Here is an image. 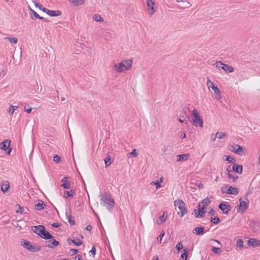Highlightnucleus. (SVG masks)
Returning a JSON list of instances; mask_svg holds the SVG:
<instances>
[{
	"mask_svg": "<svg viewBox=\"0 0 260 260\" xmlns=\"http://www.w3.org/2000/svg\"><path fill=\"white\" fill-rule=\"evenodd\" d=\"M132 59H125L115 64L113 67V69L117 73H121L129 70L132 68Z\"/></svg>",
	"mask_w": 260,
	"mask_h": 260,
	"instance_id": "1",
	"label": "nucleus"
},
{
	"mask_svg": "<svg viewBox=\"0 0 260 260\" xmlns=\"http://www.w3.org/2000/svg\"><path fill=\"white\" fill-rule=\"evenodd\" d=\"M100 198L101 204L105 206L109 211H112L115 205V202L111 195L108 193H104L100 195Z\"/></svg>",
	"mask_w": 260,
	"mask_h": 260,
	"instance_id": "2",
	"label": "nucleus"
},
{
	"mask_svg": "<svg viewBox=\"0 0 260 260\" xmlns=\"http://www.w3.org/2000/svg\"><path fill=\"white\" fill-rule=\"evenodd\" d=\"M33 228L34 232L39 235L41 238L44 239H50L53 238V236L45 230L43 225H39L34 226Z\"/></svg>",
	"mask_w": 260,
	"mask_h": 260,
	"instance_id": "3",
	"label": "nucleus"
},
{
	"mask_svg": "<svg viewBox=\"0 0 260 260\" xmlns=\"http://www.w3.org/2000/svg\"><path fill=\"white\" fill-rule=\"evenodd\" d=\"M21 245L31 252H38L41 249L39 246L36 244L32 245L29 241L24 239L21 241Z\"/></svg>",
	"mask_w": 260,
	"mask_h": 260,
	"instance_id": "4",
	"label": "nucleus"
},
{
	"mask_svg": "<svg viewBox=\"0 0 260 260\" xmlns=\"http://www.w3.org/2000/svg\"><path fill=\"white\" fill-rule=\"evenodd\" d=\"M174 206L176 207V209H178V214L180 215L181 217L183 216L187 213L185 203L181 200H175L174 201Z\"/></svg>",
	"mask_w": 260,
	"mask_h": 260,
	"instance_id": "5",
	"label": "nucleus"
},
{
	"mask_svg": "<svg viewBox=\"0 0 260 260\" xmlns=\"http://www.w3.org/2000/svg\"><path fill=\"white\" fill-rule=\"evenodd\" d=\"M221 191L229 194L237 195L239 193V189L237 187L226 185L221 188Z\"/></svg>",
	"mask_w": 260,
	"mask_h": 260,
	"instance_id": "6",
	"label": "nucleus"
},
{
	"mask_svg": "<svg viewBox=\"0 0 260 260\" xmlns=\"http://www.w3.org/2000/svg\"><path fill=\"white\" fill-rule=\"evenodd\" d=\"M192 114L193 118H192V121L194 124H198L201 127L203 126V120L201 118L199 113L196 109L192 110Z\"/></svg>",
	"mask_w": 260,
	"mask_h": 260,
	"instance_id": "7",
	"label": "nucleus"
},
{
	"mask_svg": "<svg viewBox=\"0 0 260 260\" xmlns=\"http://www.w3.org/2000/svg\"><path fill=\"white\" fill-rule=\"evenodd\" d=\"M215 66L216 68H221L225 72L228 73H232L234 71L233 67L229 66L228 64H224L220 61H216L215 63Z\"/></svg>",
	"mask_w": 260,
	"mask_h": 260,
	"instance_id": "8",
	"label": "nucleus"
},
{
	"mask_svg": "<svg viewBox=\"0 0 260 260\" xmlns=\"http://www.w3.org/2000/svg\"><path fill=\"white\" fill-rule=\"evenodd\" d=\"M211 201L210 199L206 198L202 201L201 204H199V207L200 208V213L201 212L202 214H205V209L211 203ZM199 214H200V212H199Z\"/></svg>",
	"mask_w": 260,
	"mask_h": 260,
	"instance_id": "9",
	"label": "nucleus"
},
{
	"mask_svg": "<svg viewBox=\"0 0 260 260\" xmlns=\"http://www.w3.org/2000/svg\"><path fill=\"white\" fill-rule=\"evenodd\" d=\"M229 150L239 155H242L244 152L242 147L239 145H230L229 146Z\"/></svg>",
	"mask_w": 260,
	"mask_h": 260,
	"instance_id": "10",
	"label": "nucleus"
},
{
	"mask_svg": "<svg viewBox=\"0 0 260 260\" xmlns=\"http://www.w3.org/2000/svg\"><path fill=\"white\" fill-rule=\"evenodd\" d=\"M147 6L149 14L152 15L156 11L155 2L153 0H146Z\"/></svg>",
	"mask_w": 260,
	"mask_h": 260,
	"instance_id": "11",
	"label": "nucleus"
},
{
	"mask_svg": "<svg viewBox=\"0 0 260 260\" xmlns=\"http://www.w3.org/2000/svg\"><path fill=\"white\" fill-rule=\"evenodd\" d=\"M41 10L45 12L49 16H59L62 14L61 12L59 10H50L44 7L42 8Z\"/></svg>",
	"mask_w": 260,
	"mask_h": 260,
	"instance_id": "12",
	"label": "nucleus"
},
{
	"mask_svg": "<svg viewBox=\"0 0 260 260\" xmlns=\"http://www.w3.org/2000/svg\"><path fill=\"white\" fill-rule=\"evenodd\" d=\"M218 207L222 211V213L225 214H228L231 209L229 205L225 203L220 204Z\"/></svg>",
	"mask_w": 260,
	"mask_h": 260,
	"instance_id": "13",
	"label": "nucleus"
},
{
	"mask_svg": "<svg viewBox=\"0 0 260 260\" xmlns=\"http://www.w3.org/2000/svg\"><path fill=\"white\" fill-rule=\"evenodd\" d=\"M247 244L249 246L258 247L260 246V240L254 238L250 239L248 241Z\"/></svg>",
	"mask_w": 260,
	"mask_h": 260,
	"instance_id": "14",
	"label": "nucleus"
},
{
	"mask_svg": "<svg viewBox=\"0 0 260 260\" xmlns=\"http://www.w3.org/2000/svg\"><path fill=\"white\" fill-rule=\"evenodd\" d=\"M239 210L244 212L248 207V204L245 201L240 200L239 205H238Z\"/></svg>",
	"mask_w": 260,
	"mask_h": 260,
	"instance_id": "15",
	"label": "nucleus"
},
{
	"mask_svg": "<svg viewBox=\"0 0 260 260\" xmlns=\"http://www.w3.org/2000/svg\"><path fill=\"white\" fill-rule=\"evenodd\" d=\"M233 170L239 174H241L243 171V167L242 165L234 164L233 166Z\"/></svg>",
	"mask_w": 260,
	"mask_h": 260,
	"instance_id": "16",
	"label": "nucleus"
},
{
	"mask_svg": "<svg viewBox=\"0 0 260 260\" xmlns=\"http://www.w3.org/2000/svg\"><path fill=\"white\" fill-rule=\"evenodd\" d=\"M10 188L9 183L8 181H4L2 182L1 185V190L2 191L5 193L7 192L8 189Z\"/></svg>",
	"mask_w": 260,
	"mask_h": 260,
	"instance_id": "17",
	"label": "nucleus"
},
{
	"mask_svg": "<svg viewBox=\"0 0 260 260\" xmlns=\"http://www.w3.org/2000/svg\"><path fill=\"white\" fill-rule=\"evenodd\" d=\"M189 157L190 154L188 153L177 155V161H183L187 160L189 159Z\"/></svg>",
	"mask_w": 260,
	"mask_h": 260,
	"instance_id": "18",
	"label": "nucleus"
},
{
	"mask_svg": "<svg viewBox=\"0 0 260 260\" xmlns=\"http://www.w3.org/2000/svg\"><path fill=\"white\" fill-rule=\"evenodd\" d=\"M226 171L228 173V175L229 178L231 180H232L233 182L236 181V180L238 179V177L237 175H235L233 173V172H232L231 170L229 169V168L226 169Z\"/></svg>",
	"mask_w": 260,
	"mask_h": 260,
	"instance_id": "19",
	"label": "nucleus"
},
{
	"mask_svg": "<svg viewBox=\"0 0 260 260\" xmlns=\"http://www.w3.org/2000/svg\"><path fill=\"white\" fill-rule=\"evenodd\" d=\"M66 217L71 225H74L75 224V221L73 219V217L71 215L70 212H66Z\"/></svg>",
	"mask_w": 260,
	"mask_h": 260,
	"instance_id": "20",
	"label": "nucleus"
},
{
	"mask_svg": "<svg viewBox=\"0 0 260 260\" xmlns=\"http://www.w3.org/2000/svg\"><path fill=\"white\" fill-rule=\"evenodd\" d=\"M10 141L8 140H6L1 143L0 144V148L3 150H6L10 146Z\"/></svg>",
	"mask_w": 260,
	"mask_h": 260,
	"instance_id": "21",
	"label": "nucleus"
},
{
	"mask_svg": "<svg viewBox=\"0 0 260 260\" xmlns=\"http://www.w3.org/2000/svg\"><path fill=\"white\" fill-rule=\"evenodd\" d=\"M166 212H164L163 215L159 217V219L157 221V224L160 225L166 221L167 217V216L166 215Z\"/></svg>",
	"mask_w": 260,
	"mask_h": 260,
	"instance_id": "22",
	"label": "nucleus"
},
{
	"mask_svg": "<svg viewBox=\"0 0 260 260\" xmlns=\"http://www.w3.org/2000/svg\"><path fill=\"white\" fill-rule=\"evenodd\" d=\"M18 108V106H17L11 105L7 110L9 114L10 115L12 116L14 112L16 110H17Z\"/></svg>",
	"mask_w": 260,
	"mask_h": 260,
	"instance_id": "23",
	"label": "nucleus"
},
{
	"mask_svg": "<svg viewBox=\"0 0 260 260\" xmlns=\"http://www.w3.org/2000/svg\"><path fill=\"white\" fill-rule=\"evenodd\" d=\"M205 228L204 227H197L193 231L196 235H202L204 233Z\"/></svg>",
	"mask_w": 260,
	"mask_h": 260,
	"instance_id": "24",
	"label": "nucleus"
},
{
	"mask_svg": "<svg viewBox=\"0 0 260 260\" xmlns=\"http://www.w3.org/2000/svg\"><path fill=\"white\" fill-rule=\"evenodd\" d=\"M226 136V134L224 132H217L215 134V138L213 139V141L216 140V138L222 139L224 138Z\"/></svg>",
	"mask_w": 260,
	"mask_h": 260,
	"instance_id": "25",
	"label": "nucleus"
},
{
	"mask_svg": "<svg viewBox=\"0 0 260 260\" xmlns=\"http://www.w3.org/2000/svg\"><path fill=\"white\" fill-rule=\"evenodd\" d=\"M5 40H8L12 44H16L18 42V39L15 37H5L4 38Z\"/></svg>",
	"mask_w": 260,
	"mask_h": 260,
	"instance_id": "26",
	"label": "nucleus"
},
{
	"mask_svg": "<svg viewBox=\"0 0 260 260\" xmlns=\"http://www.w3.org/2000/svg\"><path fill=\"white\" fill-rule=\"evenodd\" d=\"M76 193V191L75 190L71 189L70 191H64V197L65 198H68V197H71L74 194Z\"/></svg>",
	"mask_w": 260,
	"mask_h": 260,
	"instance_id": "27",
	"label": "nucleus"
},
{
	"mask_svg": "<svg viewBox=\"0 0 260 260\" xmlns=\"http://www.w3.org/2000/svg\"><path fill=\"white\" fill-rule=\"evenodd\" d=\"M162 178H161L159 179V180H157V181L152 182L151 183V185H154L156 186V188H158L161 187V183L162 182Z\"/></svg>",
	"mask_w": 260,
	"mask_h": 260,
	"instance_id": "28",
	"label": "nucleus"
},
{
	"mask_svg": "<svg viewBox=\"0 0 260 260\" xmlns=\"http://www.w3.org/2000/svg\"><path fill=\"white\" fill-rule=\"evenodd\" d=\"M252 227L254 231L257 232L259 231V230L260 229V222L258 221H255L253 223Z\"/></svg>",
	"mask_w": 260,
	"mask_h": 260,
	"instance_id": "29",
	"label": "nucleus"
},
{
	"mask_svg": "<svg viewBox=\"0 0 260 260\" xmlns=\"http://www.w3.org/2000/svg\"><path fill=\"white\" fill-rule=\"evenodd\" d=\"M188 251L187 249H184L183 250V253L181 255V258L183 260H186L187 256H188Z\"/></svg>",
	"mask_w": 260,
	"mask_h": 260,
	"instance_id": "30",
	"label": "nucleus"
},
{
	"mask_svg": "<svg viewBox=\"0 0 260 260\" xmlns=\"http://www.w3.org/2000/svg\"><path fill=\"white\" fill-rule=\"evenodd\" d=\"M236 246L240 248H242L244 247V242L243 240L241 239H239L236 241Z\"/></svg>",
	"mask_w": 260,
	"mask_h": 260,
	"instance_id": "31",
	"label": "nucleus"
},
{
	"mask_svg": "<svg viewBox=\"0 0 260 260\" xmlns=\"http://www.w3.org/2000/svg\"><path fill=\"white\" fill-rule=\"evenodd\" d=\"M178 3H186V5H181L180 6L183 8H188L190 6V3L187 0H176Z\"/></svg>",
	"mask_w": 260,
	"mask_h": 260,
	"instance_id": "32",
	"label": "nucleus"
},
{
	"mask_svg": "<svg viewBox=\"0 0 260 260\" xmlns=\"http://www.w3.org/2000/svg\"><path fill=\"white\" fill-rule=\"evenodd\" d=\"M138 155V153L137 152V149H134L133 151L127 154V156L129 157V156H132L133 157H136Z\"/></svg>",
	"mask_w": 260,
	"mask_h": 260,
	"instance_id": "33",
	"label": "nucleus"
},
{
	"mask_svg": "<svg viewBox=\"0 0 260 260\" xmlns=\"http://www.w3.org/2000/svg\"><path fill=\"white\" fill-rule=\"evenodd\" d=\"M44 204L42 202L36 205V209L37 210H41L44 208Z\"/></svg>",
	"mask_w": 260,
	"mask_h": 260,
	"instance_id": "34",
	"label": "nucleus"
},
{
	"mask_svg": "<svg viewBox=\"0 0 260 260\" xmlns=\"http://www.w3.org/2000/svg\"><path fill=\"white\" fill-rule=\"evenodd\" d=\"M70 240L77 246H79L82 244V242L79 239L76 240L70 239Z\"/></svg>",
	"mask_w": 260,
	"mask_h": 260,
	"instance_id": "35",
	"label": "nucleus"
},
{
	"mask_svg": "<svg viewBox=\"0 0 260 260\" xmlns=\"http://www.w3.org/2000/svg\"><path fill=\"white\" fill-rule=\"evenodd\" d=\"M200 212V208L199 207V210H195L194 211V215L196 217H203L205 216V214H201V212L200 213V214H199V212Z\"/></svg>",
	"mask_w": 260,
	"mask_h": 260,
	"instance_id": "36",
	"label": "nucleus"
},
{
	"mask_svg": "<svg viewBox=\"0 0 260 260\" xmlns=\"http://www.w3.org/2000/svg\"><path fill=\"white\" fill-rule=\"evenodd\" d=\"M105 164L106 167L109 166L111 165V157L110 156L106 157V158L105 159Z\"/></svg>",
	"mask_w": 260,
	"mask_h": 260,
	"instance_id": "37",
	"label": "nucleus"
},
{
	"mask_svg": "<svg viewBox=\"0 0 260 260\" xmlns=\"http://www.w3.org/2000/svg\"><path fill=\"white\" fill-rule=\"evenodd\" d=\"M212 251L216 254H220L221 253V250L220 248L213 247L212 248Z\"/></svg>",
	"mask_w": 260,
	"mask_h": 260,
	"instance_id": "38",
	"label": "nucleus"
},
{
	"mask_svg": "<svg viewBox=\"0 0 260 260\" xmlns=\"http://www.w3.org/2000/svg\"><path fill=\"white\" fill-rule=\"evenodd\" d=\"M72 3L75 5V6H78L80 5H81L83 3V0H71Z\"/></svg>",
	"mask_w": 260,
	"mask_h": 260,
	"instance_id": "39",
	"label": "nucleus"
},
{
	"mask_svg": "<svg viewBox=\"0 0 260 260\" xmlns=\"http://www.w3.org/2000/svg\"><path fill=\"white\" fill-rule=\"evenodd\" d=\"M32 108L29 105H26L24 107V110L28 113H31Z\"/></svg>",
	"mask_w": 260,
	"mask_h": 260,
	"instance_id": "40",
	"label": "nucleus"
},
{
	"mask_svg": "<svg viewBox=\"0 0 260 260\" xmlns=\"http://www.w3.org/2000/svg\"><path fill=\"white\" fill-rule=\"evenodd\" d=\"M212 89L214 91V92L215 94V95L220 93V90L217 86H212Z\"/></svg>",
	"mask_w": 260,
	"mask_h": 260,
	"instance_id": "41",
	"label": "nucleus"
},
{
	"mask_svg": "<svg viewBox=\"0 0 260 260\" xmlns=\"http://www.w3.org/2000/svg\"><path fill=\"white\" fill-rule=\"evenodd\" d=\"M183 247V244L181 242H179L177 243L176 246V249L177 250V252H179L181 249H182Z\"/></svg>",
	"mask_w": 260,
	"mask_h": 260,
	"instance_id": "42",
	"label": "nucleus"
},
{
	"mask_svg": "<svg viewBox=\"0 0 260 260\" xmlns=\"http://www.w3.org/2000/svg\"><path fill=\"white\" fill-rule=\"evenodd\" d=\"M61 186L64 189H70L71 187L70 183L69 182H65L61 185Z\"/></svg>",
	"mask_w": 260,
	"mask_h": 260,
	"instance_id": "43",
	"label": "nucleus"
},
{
	"mask_svg": "<svg viewBox=\"0 0 260 260\" xmlns=\"http://www.w3.org/2000/svg\"><path fill=\"white\" fill-rule=\"evenodd\" d=\"M165 235V232L162 231L159 237L157 238L158 243H160L162 241V239Z\"/></svg>",
	"mask_w": 260,
	"mask_h": 260,
	"instance_id": "44",
	"label": "nucleus"
},
{
	"mask_svg": "<svg viewBox=\"0 0 260 260\" xmlns=\"http://www.w3.org/2000/svg\"><path fill=\"white\" fill-rule=\"evenodd\" d=\"M52 244L53 246L51 245H48V246L50 248H53V247H56L59 245V242L55 240H53L52 242Z\"/></svg>",
	"mask_w": 260,
	"mask_h": 260,
	"instance_id": "45",
	"label": "nucleus"
},
{
	"mask_svg": "<svg viewBox=\"0 0 260 260\" xmlns=\"http://www.w3.org/2000/svg\"><path fill=\"white\" fill-rule=\"evenodd\" d=\"M211 222L214 224H218L220 222V219L218 217H215L212 218Z\"/></svg>",
	"mask_w": 260,
	"mask_h": 260,
	"instance_id": "46",
	"label": "nucleus"
},
{
	"mask_svg": "<svg viewBox=\"0 0 260 260\" xmlns=\"http://www.w3.org/2000/svg\"><path fill=\"white\" fill-rule=\"evenodd\" d=\"M207 85L208 86L209 89L210 88H212V86H214L213 83L211 81L210 79L208 78H207Z\"/></svg>",
	"mask_w": 260,
	"mask_h": 260,
	"instance_id": "47",
	"label": "nucleus"
},
{
	"mask_svg": "<svg viewBox=\"0 0 260 260\" xmlns=\"http://www.w3.org/2000/svg\"><path fill=\"white\" fill-rule=\"evenodd\" d=\"M53 161L56 162H59L60 161V157L58 155H55L53 157Z\"/></svg>",
	"mask_w": 260,
	"mask_h": 260,
	"instance_id": "48",
	"label": "nucleus"
},
{
	"mask_svg": "<svg viewBox=\"0 0 260 260\" xmlns=\"http://www.w3.org/2000/svg\"><path fill=\"white\" fill-rule=\"evenodd\" d=\"M178 121H179V122H182H182H185V124H187H187H188V121H185V119H184V118H183V117H181V116H180V117H179L178 118Z\"/></svg>",
	"mask_w": 260,
	"mask_h": 260,
	"instance_id": "49",
	"label": "nucleus"
},
{
	"mask_svg": "<svg viewBox=\"0 0 260 260\" xmlns=\"http://www.w3.org/2000/svg\"><path fill=\"white\" fill-rule=\"evenodd\" d=\"M29 10L30 12V15H31L32 14L34 15V16H40V15L37 13H36L35 11H34L33 10L31 9L30 8V7H29Z\"/></svg>",
	"mask_w": 260,
	"mask_h": 260,
	"instance_id": "50",
	"label": "nucleus"
},
{
	"mask_svg": "<svg viewBox=\"0 0 260 260\" xmlns=\"http://www.w3.org/2000/svg\"><path fill=\"white\" fill-rule=\"evenodd\" d=\"M89 253H91L93 256H94L96 253V248L94 246L92 247V249L89 251Z\"/></svg>",
	"mask_w": 260,
	"mask_h": 260,
	"instance_id": "51",
	"label": "nucleus"
},
{
	"mask_svg": "<svg viewBox=\"0 0 260 260\" xmlns=\"http://www.w3.org/2000/svg\"><path fill=\"white\" fill-rule=\"evenodd\" d=\"M226 160L230 162H232L234 160V158L232 156H228Z\"/></svg>",
	"mask_w": 260,
	"mask_h": 260,
	"instance_id": "52",
	"label": "nucleus"
},
{
	"mask_svg": "<svg viewBox=\"0 0 260 260\" xmlns=\"http://www.w3.org/2000/svg\"><path fill=\"white\" fill-rule=\"evenodd\" d=\"M110 33L108 31H105L103 34V37L106 39H107L108 38L110 37Z\"/></svg>",
	"mask_w": 260,
	"mask_h": 260,
	"instance_id": "53",
	"label": "nucleus"
},
{
	"mask_svg": "<svg viewBox=\"0 0 260 260\" xmlns=\"http://www.w3.org/2000/svg\"><path fill=\"white\" fill-rule=\"evenodd\" d=\"M95 18L94 20L98 22H103L104 21L103 17H93V18Z\"/></svg>",
	"mask_w": 260,
	"mask_h": 260,
	"instance_id": "54",
	"label": "nucleus"
},
{
	"mask_svg": "<svg viewBox=\"0 0 260 260\" xmlns=\"http://www.w3.org/2000/svg\"><path fill=\"white\" fill-rule=\"evenodd\" d=\"M34 4H35L36 7H38L40 10L42 9V8L43 7L41 5L38 4L36 1L34 2Z\"/></svg>",
	"mask_w": 260,
	"mask_h": 260,
	"instance_id": "55",
	"label": "nucleus"
},
{
	"mask_svg": "<svg viewBox=\"0 0 260 260\" xmlns=\"http://www.w3.org/2000/svg\"><path fill=\"white\" fill-rule=\"evenodd\" d=\"M78 252V250L77 249H71L70 250V253H71L72 255L76 254Z\"/></svg>",
	"mask_w": 260,
	"mask_h": 260,
	"instance_id": "56",
	"label": "nucleus"
},
{
	"mask_svg": "<svg viewBox=\"0 0 260 260\" xmlns=\"http://www.w3.org/2000/svg\"><path fill=\"white\" fill-rule=\"evenodd\" d=\"M215 96H216V99L218 101H220L222 99L220 93L218 94H216Z\"/></svg>",
	"mask_w": 260,
	"mask_h": 260,
	"instance_id": "57",
	"label": "nucleus"
},
{
	"mask_svg": "<svg viewBox=\"0 0 260 260\" xmlns=\"http://www.w3.org/2000/svg\"><path fill=\"white\" fill-rule=\"evenodd\" d=\"M52 226L54 228H58L60 226V224L59 223L55 222L52 223Z\"/></svg>",
	"mask_w": 260,
	"mask_h": 260,
	"instance_id": "58",
	"label": "nucleus"
},
{
	"mask_svg": "<svg viewBox=\"0 0 260 260\" xmlns=\"http://www.w3.org/2000/svg\"><path fill=\"white\" fill-rule=\"evenodd\" d=\"M92 229V226L90 225H88L86 226V230L88 231H90Z\"/></svg>",
	"mask_w": 260,
	"mask_h": 260,
	"instance_id": "59",
	"label": "nucleus"
},
{
	"mask_svg": "<svg viewBox=\"0 0 260 260\" xmlns=\"http://www.w3.org/2000/svg\"><path fill=\"white\" fill-rule=\"evenodd\" d=\"M67 179H68V178H67V177H64L62 179V180H61V181L62 182H63V183H65V182H68L67 181Z\"/></svg>",
	"mask_w": 260,
	"mask_h": 260,
	"instance_id": "60",
	"label": "nucleus"
},
{
	"mask_svg": "<svg viewBox=\"0 0 260 260\" xmlns=\"http://www.w3.org/2000/svg\"><path fill=\"white\" fill-rule=\"evenodd\" d=\"M209 213L211 215H214L215 213V212L213 209H210V211L209 212Z\"/></svg>",
	"mask_w": 260,
	"mask_h": 260,
	"instance_id": "61",
	"label": "nucleus"
},
{
	"mask_svg": "<svg viewBox=\"0 0 260 260\" xmlns=\"http://www.w3.org/2000/svg\"><path fill=\"white\" fill-rule=\"evenodd\" d=\"M180 137L182 138V139H184L186 137V134L185 133H183L181 134Z\"/></svg>",
	"mask_w": 260,
	"mask_h": 260,
	"instance_id": "62",
	"label": "nucleus"
},
{
	"mask_svg": "<svg viewBox=\"0 0 260 260\" xmlns=\"http://www.w3.org/2000/svg\"><path fill=\"white\" fill-rule=\"evenodd\" d=\"M162 151L165 152L167 151V147L166 146H164V147L161 149Z\"/></svg>",
	"mask_w": 260,
	"mask_h": 260,
	"instance_id": "63",
	"label": "nucleus"
},
{
	"mask_svg": "<svg viewBox=\"0 0 260 260\" xmlns=\"http://www.w3.org/2000/svg\"><path fill=\"white\" fill-rule=\"evenodd\" d=\"M74 259L75 260H81L80 257L79 255L76 256Z\"/></svg>",
	"mask_w": 260,
	"mask_h": 260,
	"instance_id": "64",
	"label": "nucleus"
}]
</instances>
